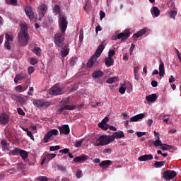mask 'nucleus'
<instances>
[{"label":"nucleus","instance_id":"1","mask_svg":"<svg viewBox=\"0 0 181 181\" xmlns=\"http://www.w3.org/2000/svg\"><path fill=\"white\" fill-rule=\"evenodd\" d=\"M68 26L67 18L65 15L59 14V28L62 33H58L54 35V43L58 47H62L64 45V33Z\"/></svg>","mask_w":181,"mask_h":181},{"label":"nucleus","instance_id":"2","mask_svg":"<svg viewBox=\"0 0 181 181\" xmlns=\"http://www.w3.org/2000/svg\"><path fill=\"white\" fill-rule=\"evenodd\" d=\"M18 42L21 44V45L23 47L28 45L30 40V36L28 33L27 24H21V31L18 35Z\"/></svg>","mask_w":181,"mask_h":181},{"label":"nucleus","instance_id":"3","mask_svg":"<svg viewBox=\"0 0 181 181\" xmlns=\"http://www.w3.org/2000/svg\"><path fill=\"white\" fill-rule=\"evenodd\" d=\"M105 46L103 45H100L99 47H98V49H96V52H95V55L90 57V59H89L87 64L88 67L96 66L98 65L99 62H98L97 59L100 57V54L103 52Z\"/></svg>","mask_w":181,"mask_h":181},{"label":"nucleus","instance_id":"4","mask_svg":"<svg viewBox=\"0 0 181 181\" xmlns=\"http://www.w3.org/2000/svg\"><path fill=\"white\" fill-rule=\"evenodd\" d=\"M112 142L110 136H99L93 143L95 146H106Z\"/></svg>","mask_w":181,"mask_h":181},{"label":"nucleus","instance_id":"5","mask_svg":"<svg viewBox=\"0 0 181 181\" xmlns=\"http://www.w3.org/2000/svg\"><path fill=\"white\" fill-rule=\"evenodd\" d=\"M126 90L127 93H132L133 91V86L132 83H120V87L119 88V93L121 95H124L126 93Z\"/></svg>","mask_w":181,"mask_h":181},{"label":"nucleus","instance_id":"6","mask_svg":"<svg viewBox=\"0 0 181 181\" xmlns=\"http://www.w3.org/2000/svg\"><path fill=\"white\" fill-rule=\"evenodd\" d=\"M119 40H121L122 42L127 41L131 35V30L129 28H126L124 30L122 33L117 34Z\"/></svg>","mask_w":181,"mask_h":181},{"label":"nucleus","instance_id":"7","mask_svg":"<svg viewBox=\"0 0 181 181\" xmlns=\"http://www.w3.org/2000/svg\"><path fill=\"white\" fill-rule=\"evenodd\" d=\"M37 9H38V16H39L38 21H41L42 18L45 17V15L47 13V6L46 4H42L38 6Z\"/></svg>","mask_w":181,"mask_h":181},{"label":"nucleus","instance_id":"8","mask_svg":"<svg viewBox=\"0 0 181 181\" xmlns=\"http://www.w3.org/2000/svg\"><path fill=\"white\" fill-rule=\"evenodd\" d=\"M33 104L38 108H46L50 105L49 102L43 100H34Z\"/></svg>","mask_w":181,"mask_h":181},{"label":"nucleus","instance_id":"9","mask_svg":"<svg viewBox=\"0 0 181 181\" xmlns=\"http://www.w3.org/2000/svg\"><path fill=\"white\" fill-rule=\"evenodd\" d=\"M62 88L59 86V85H55L51 88L49 90V94L51 95H59L62 94Z\"/></svg>","mask_w":181,"mask_h":181},{"label":"nucleus","instance_id":"10","mask_svg":"<svg viewBox=\"0 0 181 181\" xmlns=\"http://www.w3.org/2000/svg\"><path fill=\"white\" fill-rule=\"evenodd\" d=\"M176 175L177 173L174 170H168L163 173V177L166 180L173 179Z\"/></svg>","mask_w":181,"mask_h":181},{"label":"nucleus","instance_id":"11","mask_svg":"<svg viewBox=\"0 0 181 181\" xmlns=\"http://www.w3.org/2000/svg\"><path fill=\"white\" fill-rule=\"evenodd\" d=\"M109 122V117H105L99 124H98V126H99V128L102 129L104 131H107L108 129L109 124H107V123Z\"/></svg>","mask_w":181,"mask_h":181},{"label":"nucleus","instance_id":"12","mask_svg":"<svg viewBox=\"0 0 181 181\" xmlns=\"http://www.w3.org/2000/svg\"><path fill=\"white\" fill-rule=\"evenodd\" d=\"M58 130L56 129H53L52 130H50L45 134L44 137V142L47 143L49 141V139L52 136H56L58 134Z\"/></svg>","mask_w":181,"mask_h":181},{"label":"nucleus","instance_id":"13","mask_svg":"<svg viewBox=\"0 0 181 181\" xmlns=\"http://www.w3.org/2000/svg\"><path fill=\"white\" fill-rule=\"evenodd\" d=\"M146 117V112L136 115L130 118V122H136L142 120Z\"/></svg>","mask_w":181,"mask_h":181},{"label":"nucleus","instance_id":"14","mask_svg":"<svg viewBox=\"0 0 181 181\" xmlns=\"http://www.w3.org/2000/svg\"><path fill=\"white\" fill-rule=\"evenodd\" d=\"M124 132H115L112 136H110L111 142L114 141L115 139H120L122 138H124Z\"/></svg>","mask_w":181,"mask_h":181},{"label":"nucleus","instance_id":"15","mask_svg":"<svg viewBox=\"0 0 181 181\" xmlns=\"http://www.w3.org/2000/svg\"><path fill=\"white\" fill-rule=\"evenodd\" d=\"M25 12L30 21H33L35 19V13L30 6H25Z\"/></svg>","mask_w":181,"mask_h":181},{"label":"nucleus","instance_id":"16","mask_svg":"<svg viewBox=\"0 0 181 181\" xmlns=\"http://www.w3.org/2000/svg\"><path fill=\"white\" fill-rule=\"evenodd\" d=\"M9 122V116L6 113H0V124H7Z\"/></svg>","mask_w":181,"mask_h":181},{"label":"nucleus","instance_id":"17","mask_svg":"<svg viewBox=\"0 0 181 181\" xmlns=\"http://www.w3.org/2000/svg\"><path fill=\"white\" fill-rule=\"evenodd\" d=\"M60 134L67 135L70 132V129L68 124H64L62 127H59Z\"/></svg>","mask_w":181,"mask_h":181},{"label":"nucleus","instance_id":"18","mask_svg":"<svg viewBox=\"0 0 181 181\" xmlns=\"http://www.w3.org/2000/svg\"><path fill=\"white\" fill-rule=\"evenodd\" d=\"M146 100L148 105H151V103H155V101L157 100V96L155 93L148 95L146 96Z\"/></svg>","mask_w":181,"mask_h":181},{"label":"nucleus","instance_id":"19","mask_svg":"<svg viewBox=\"0 0 181 181\" xmlns=\"http://www.w3.org/2000/svg\"><path fill=\"white\" fill-rule=\"evenodd\" d=\"M146 32H147L146 28H142L141 30H139L138 33H136V34H134L132 37L134 39H138L144 36V35H145Z\"/></svg>","mask_w":181,"mask_h":181},{"label":"nucleus","instance_id":"20","mask_svg":"<svg viewBox=\"0 0 181 181\" xmlns=\"http://www.w3.org/2000/svg\"><path fill=\"white\" fill-rule=\"evenodd\" d=\"M151 13L153 17L157 18L160 15V11L157 6H153L151 8Z\"/></svg>","mask_w":181,"mask_h":181},{"label":"nucleus","instance_id":"21","mask_svg":"<svg viewBox=\"0 0 181 181\" xmlns=\"http://www.w3.org/2000/svg\"><path fill=\"white\" fill-rule=\"evenodd\" d=\"M24 78H26L25 74H17L14 78V83L17 84L19 81H22V80H24Z\"/></svg>","mask_w":181,"mask_h":181},{"label":"nucleus","instance_id":"22","mask_svg":"<svg viewBox=\"0 0 181 181\" xmlns=\"http://www.w3.org/2000/svg\"><path fill=\"white\" fill-rule=\"evenodd\" d=\"M112 164V162L110 160H103L100 164L99 166L102 168H107L110 165Z\"/></svg>","mask_w":181,"mask_h":181},{"label":"nucleus","instance_id":"23","mask_svg":"<svg viewBox=\"0 0 181 181\" xmlns=\"http://www.w3.org/2000/svg\"><path fill=\"white\" fill-rule=\"evenodd\" d=\"M152 159H153V156L151 154L141 156L138 158L139 161H146Z\"/></svg>","mask_w":181,"mask_h":181},{"label":"nucleus","instance_id":"24","mask_svg":"<svg viewBox=\"0 0 181 181\" xmlns=\"http://www.w3.org/2000/svg\"><path fill=\"white\" fill-rule=\"evenodd\" d=\"M103 76H104V73L100 70L95 71H93V74H92V77H93V78H100V77H103Z\"/></svg>","mask_w":181,"mask_h":181},{"label":"nucleus","instance_id":"25","mask_svg":"<svg viewBox=\"0 0 181 181\" xmlns=\"http://www.w3.org/2000/svg\"><path fill=\"white\" fill-rule=\"evenodd\" d=\"M43 157L45 158L47 162H49L56 157V154L45 153H44Z\"/></svg>","mask_w":181,"mask_h":181},{"label":"nucleus","instance_id":"26","mask_svg":"<svg viewBox=\"0 0 181 181\" xmlns=\"http://www.w3.org/2000/svg\"><path fill=\"white\" fill-rule=\"evenodd\" d=\"M88 158V157L87 156H86V155L81 156L74 158V162H75V163H80V162L86 160Z\"/></svg>","mask_w":181,"mask_h":181},{"label":"nucleus","instance_id":"27","mask_svg":"<svg viewBox=\"0 0 181 181\" xmlns=\"http://www.w3.org/2000/svg\"><path fill=\"white\" fill-rule=\"evenodd\" d=\"M114 59L110 57H107L105 59V64L107 67H110L114 64Z\"/></svg>","mask_w":181,"mask_h":181},{"label":"nucleus","instance_id":"28","mask_svg":"<svg viewBox=\"0 0 181 181\" xmlns=\"http://www.w3.org/2000/svg\"><path fill=\"white\" fill-rule=\"evenodd\" d=\"M164 74H165L164 64L163 62H161L159 65V76H160V77H163Z\"/></svg>","mask_w":181,"mask_h":181},{"label":"nucleus","instance_id":"29","mask_svg":"<svg viewBox=\"0 0 181 181\" xmlns=\"http://www.w3.org/2000/svg\"><path fill=\"white\" fill-rule=\"evenodd\" d=\"M169 17L171 19L175 20V16L177 15V11L176 10H170L168 11Z\"/></svg>","mask_w":181,"mask_h":181},{"label":"nucleus","instance_id":"30","mask_svg":"<svg viewBox=\"0 0 181 181\" xmlns=\"http://www.w3.org/2000/svg\"><path fill=\"white\" fill-rule=\"evenodd\" d=\"M117 81H119L118 76H115V77H112L107 79L106 83H107V84H112V83H116Z\"/></svg>","mask_w":181,"mask_h":181},{"label":"nucleus","instance_id":"31","mask_svg":"<svg viewBox=\"0 0 181 181\" xmlns=\"http://www.w3.org/2000/svg\"><path fill=\"white\" fill-rule=\"evenodd\" d=\"M61 53L63 57H66L69 53V48L68 47H64L61 51Z\"/></svg>","mask_w":181,"mask_h":181},{"label":"nucleus","instance_id":"32","mask_svg":"<svg viewBox=\"0 0 181 181\" xmlns=\"http://www.w3.org/2000/svg\"><path fill=\"white\" fill-rule=\"evenodd\" d=\"M33 52L38 57H40V55H42V49H40V48L37 47H34Z\"/></svg>","mask_w":181,"mask_h":181},{"label":"nucleus","instance_id":"33","mask_svg":"<svg viewBox=\"0 0 181 181\" xmlns=\"http://www.w3.org/2000/svg\"><path fill=\"white\" fill-rule=\"evenodd\" d=\"M20 156L23 160H25L28 156V153L25 151L21 150L20 152Z\"/></svg>","mask_w":181,"mask_h":181},{"label":"nucleus","instance_id":"34","mask_svg":"<svg viewBox=\"0 0 181 181\" xmlns=\"http://www.w3.org/2000/svg\"><path fill=\"white\" fill-rule=\"evenodd\" d=\"M172 146L167 144H162V146H160V149H162L163 151H168L170 150Z\"/></svg>","mask_w":181,"mask_h":181},{"label":"nucleus","instance_id":"35","mask_svg":"<svg viewBox=\"0 0 181 181\" xmlns=\"http://www.w3.org/2000/svg\"><path fill=\"white\" fill-rule=\"evenodd\" d=\"M5 39H6V42H10V43H11L13 41V37H11L7 33H6V35H5Z\"/></svg>","mask_w":181,"mask_h":181},{"label":"nucleus","instance_id":"36","mask_svg":"<svg viewBox=\"0 0 181 181\" xmlns=\"http://www.w3.org/2000/svg\"><path fill=\"white\" fill-rule=\"evenodd\" d=\"M162 142L160 140L159 138L156 139V140L154 141L153 145L155 147H158V146H162Z\"/></svg>","mask_w":181,"mask_h":181},{"label":"nucleus","instance_id":"37","mask_svg":"<svg viewBox=\"0 0 181 181\" xmlns=\"http://www.w3.org/2000/svg\"><path fill=\"white\" fill-rule=\"evenodd\" d=\"M165 163V161H160V162H156L154 165L156 168H161L162 166H163Z\"/></svg>","mask_w":181,"mask_h":181},{"label":"nucleus","instance_id":"38","mask_svg":"<svg viewBox=\"0 0 181 181\" xmlns=\"http://www.w3.org/2000/svg\"><path fill=\"white\" fill-rule=\"evenodd\" d=\"M74 108H75V105H67L64 107V110H73Z\"/></svg>","mask_w":181,"mask_h":181},{"label":"nucleus","instance_id":"39","mask_svg":"<svg viewBox=\"0 0 181 181\" xmlns=\"http://www.w3.org/2000/svg\"><path fill=\"white\" fill-rule=\"evenodd\" d=\"M6 4H11L13 6L17 5L18 1L17 0H6Z\"/></svg>","mask_w":181,"mask_h":181},{"label":"nucleus","instance_id":"40","mask_svg":"<svg viewBox=\"0 0 181 181\" xmlns=\"http://www.w3.org/2000/svg\"><path fill=\"white\" fill-rule=\"evenodd\" d=\"M29 62L31 65H35L37 64V60L35 58L31 57L29 58Z\"/></svg>","mask_w":181,"mask_h":181},{"label":"nucleus","instance_id":"41","mask_svg":"<svg viewBox=\"0 0 181 181\" xmlns=\"http://www.w3.org/2000/svg\"><path fill=\"white\" fill-rule=\"evenodd\" d=\"M21 152V150H20L19 148H15L13 151H11V153L13 156H17V155H20Z\"/></svg>","mask_w":181,"mask_h":181},{"label":"nucleus","instance_id":"42","mask_svg":"<svg viewBox=\"0 0 181 181\" xmlns=\"http://www.w3.org/2000/svg\"><path fill=\"white\" fill-rule=\"evenodd\" d=\"M15 90L18 93H23V86L21 85L15 87Z\"/></svg>","mask_w":181,"mask_h":181},{"label":"nucleus","instance_id":"43","mask_svg":"<svg viewBox=\"0 0 181 181\" xmlns=\"http://www.w3.org/2000/svg\"><path fill=\"white\" fill-rule=\"evenodd\" d=\"M136 134L139 138H141V137L146 135V132H136Z\"/></svg>","mask_w":181,"mask_h":181},{"label":"nucleus","instance_id":"44","mask_svg":"<svg viewBox=\"0 0 181 181\" xmlns=\"http://www.w3.org/2000/svg\"><path fill=\"white\" fill-rule=\"evenodd\" d=\"M83 141H84V139H81V140L77 141L76 144H75V146L76 148L81 147Z\"/></svg>","mask_w":181,"mask_h":181},{"label":"nucleus","instance_id":"45","mask_svg":"<svg viewBox=\"0 0 181 181\" xmlns=\"http://www.w3.org/2000/svg\"><path fill=\"white\" fill-rule=\"evenodd\" d=\"M4 47L6 49L10 50L11 49V42H5Z\"/></svg>","mask_w":181,"mask_h":181},{"label":"nucleus","instance_id":"46","mask_svg":"<svg viewBox=\"0 0 181 181\" xmlns=\"http://www.w3.org/2000/svg\"><path fill=\"white\" fill-rule=\"evenodd\" d=\"M17 112L18 113V115H21V116H24L25 115V112L23 111V110L21 107H18L17 108Z\"/></svg>","mask_w":181,"mask_h":181},{"label":"nucleus","instance_id":"47","mask_svg":"<svg viewBox=\"0 0 181 181\" xmlns=\"http://www.w3.org/2000/svg\"><path fill=\"white\" fill-rule=\"evenodd\" d=\"M18 101L21 105H24L26 102V100L22 97H18Z\"/></svg>","mask_w":181,"mask_h":181},{"label":"nucleus","instance_id":"48","mask_svg":"<svg viewBox=\"0 0 181 181\" xmlns=\"http://www.w3.org/2000/svg\"><path fill=\"white\" fill-rule=\"evenodd\" d=\"M59 11H60V7L58 5H55L54 8V12L56 14H58V13H59Z\"/></svg>","mask_w":181,"mask_h":181},{"label":"nucleus","instance_id":"49","mask_svg":"<svg viewBox=\"0 0 181 181\" xmlns=\"http://www.w3.org/2000/svg\"><path fill=\"white\" fill-rule=\"evenodd\" d=\"M119 35H118V31L115 33V35L112 36V40H119Z\"/></svg>","mask_w":181,"mask_h":181},{"label":"nucleus","instance_id":"50","mask_svg":"<svg viewBox=\"0 0 181 181\" xmlns=\"http://www.w3.org/2000/svg\"><path fill=\"white\" fill-rule=\"evenodd\" d=\"M60 148V147L59 146H51L49 148V151H57Z\"/></svg>","mask_w":181,"mask_h":181},{"label":"nucleus","instance_id":"51","mask_svg":"<svg viewBox=\"0 0 181 181\" xmlns=\"http://www.w3.org/2000/svg\"><path fill=\"white\" fill-rule=\"evenodd\" d=\"M115 54V50H109L108 52V57L112 58V57Z\"/></svg>","mask_w":181,"mask_h":181},{"label":"nucleus","instance_id":"52","mask_svg":"<svg viewBox=\"0 0 181 181\" xmlns=\"http://www.w3.org/2000/svg\"><path fill=\"white\" fill-rule=\"evenodd\" d=\"M83 176V172L81 170H77L76 177L81 178Z\"/></svg>","mask_w":181,"mask_h":181},{"label":"nucleus","instance_id":"53","mask_svg":"<svg viewBox=\"0 0 181 181\" xmlns=\"http://www.w3.org/2000/svg\"><path fill=\"white\" fill-rule=\"evenodd\" d=\"M37 180L40 181H47L48 179L46 176H40L37 177Z\"/></svg>","mask_w":181,"mask_h":181},{"label":"nucleus","instance_id":"54","mask_svg":"<svg viewBox=\"0 0 181 181\" xmlns=\"http://www.w3.org/2000/svg\"><path fill=\"white\" fill-rule=\"evenodd\" d=\"M1 144L2 146L3 149L6 150L7 148V142L6 141H1Z\"/></svg>","mask_w":181,"mask_h":181},{"label":"nucleus","instance_id":"55","mask_svg":"<svg viewBox=\"0 0 181 181\" xmlns=\"http://www.w3.org/2000/svg\"><path fill=\"white\" fill-rule=\"evenodd\" d=\"M27 135L30 138V139H32V140L35 139L34 136H33L32 132H30V130L28 131Z\"/></svg>","mask_w":181,"mask_h":181},{"label":"nucleus","instance_id":"56","mask_svg":"<svg viewBox=\"0 0 181 181\" xmlns=\"http://www.w3.org/2000/svg\"><path fill=\"white\" fill-rule=\"evenodd\" d=\"M34 71H35V69H34L33 66L28 67V72L29 74H33Z\"/></svg>","mask_w":181,"mask_h":181},{"label":"nucleus","instance_id":"57","mask_svg":"<svg viewBox=\"0 0 181 181\" xmlns=\"http://www.w3.org/2000/svg\"><path fill=\"white\" fill-rule=\"evenodd\" d=\"M34 91V88L33 87H30L29 88V92L28 93V95L29 96H33V93L32 92Z\"/></svg>","mask_w":181,"mask_h":181},{"label":"nucleus","instance_id":"58","mask_svg":"<svg viewBox=\"0 0 181 181\" xmlns=\"http://www.w3.org/2000/svg\"><path fill=\"white\" fill-rule=\"evenodd\" d=\"M76 61H77L76 57L71 58V62H70L71 65H72V66L76 64Z\"/></svg>","mask_w":181,"mask_h":181},{"label":"nucleus","instance_id":"59","mask_svg":"<svg viewBox=\"0 0 181 181\" xmlns=\"http://www.w3.org/2000/svg\"><path fill=\"white\" fill-rule=\"evenodd\" d=\"M69 150L68 148H65V149L59 151V153H61L62 154H67V153H69Z\"/></svg>","mask_w":181,"mask_h":181},{"label":"nucleus","instance_id":"60","mask_svg":"<svg viewBox=\"0 0 181 181\" xmlns=\"http://www.w3.org/2000/svg\"><path fill=\"white\" fill-rule=\"evenodd\" d=\"M107 129H109L111 131H117V130L116 127L112 126V125H108Z\"/></svg>","mask_w":181,"mask_h":181},{"label":"nucleus","instance_id":"61","mask_svg":"<svg viewBox=\"0 0 181 181\" xmlns=\"http://www.w3.org/2000/svg\"><path fill=\"white\" fill-rule=\"evenodd\" d=\"M105 16V13L103 11H100V20H103Z\"/></svg>","mask_w":181,"mask_h":181},{"label":"nucleus","instance_id":"62","mask_svg":"<svg viewBox=\"0 0 181 181\" xmlns=\"http://www.w3.org/2000/svg\"><path fill=\"white\" fill-rule=\"evenodd\" d=\"M135 47H136L135 44H134V43L132 44V45H131V47H130V48H129V52H130V53H132L133 51L134 50Z\"/></svg>","mask_w":181,"mask_h":181},{"label":"nucleus","instance_id":"63","mask_svg":"<svg viewBox=\"0 0 181 181\" xmlns=\"http://www.w3.org/2000/svg\"><path fill=\"white\" fill-rule=\"evenodd\" d=\"M151 86H152L153 88H156L157 86H158L157 81H151Z\"/></svg>","mask_w":181,"mask_h":181},{"label":"nucleus","instance_id":"64","mask_svg":"<svg viewBox=\"0 0 181 181\" xmlns=\"http://www.w3.org/2000/svg\"><path fill=\"white\" fill-rule=\"evenodd\" d=\"M175 81V78H174L173 76H170V78L169 79V83H174Z\"/></svg>","mask_w":181,"mask_h":181}]
</instances>
